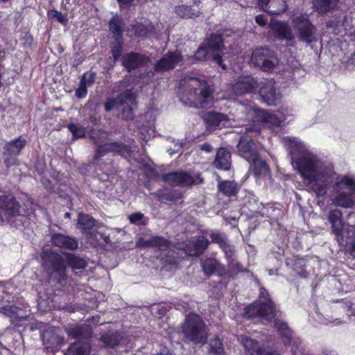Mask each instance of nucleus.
<instances>
[{"instance_id":"f257e3e1","label":"nucleus","mask_w":355,"mask_h":355,"mask_svg":"<svg viewBox=\"0 0 355 355\" xmlns=\"http://www.w3.org/2000/svg\"><path fill=\"white\" fill-rule=\"evenodd\" d=\"M291 164L307 180L317 196H324L327 193V184L334 175L331 166L319 164L312 157H292Z\"/></svg>"},{"instance_id":"f03ea898","label":"nucleus","mask_w":355,"mask_h":355,"mask_svg":"<svg viewBox=\"0 0 355 355\" xmlns=\"http://www.w3.org/2000/svg\"><path fill=\"white\" fill-rule=\"evenodd\" d=\"M179 94L183 104L197 108L207 107L213 100L212 90L207 81L191 76L181 79Z\"/></svg>"},{"instance_id":"7ed1b4c3","label":"nucleus","mask_w":355,"mask_h":355,"mask_svg":"<svg viewBox=\"0 0 355 355\" xmlns=\"http://www.w3.org/2000/svg\"><path fill=\"white\" fill-rule=\"evenodd\" d=\"M327 218L339 245L355 257V226L345 225L342 211L338 209L331 210Z\"/></svg>"},{"instance_id":"20e7f679","label":"nucleus","mask_w":355,"mask_h":355,"mask_svg":"<svg viewBox=\"0 0 355 355\" xmlns=\"http://www.w3.org/2000/svg\"><path fill=\"white\" fill-rule=\"evenodd\" d=\"M334 194L331 197L333 205L343 208H353L355 200V175L348 173L338 175L333 187Z\"/></svg>"},{"instance_id":"39448f33","label":"nucleus","mask_w":355,"mask_h":355,"mask_svg":"<svg viewBox=\"0 0 355 355\" xmlns=\"http://www.w3.org/2000/svg\"><path fill=\"white\" fill-rule=\"evenodd\" d=\"M291 24L296 30L297 37L300 42L309 45L318 40L316 28L307 15L302 13L293 15Z\"/></svg>"},{"instance_id":"423d86ee","label":"nucleus","mask_w":355,"mask_h":355,"mask_svg":"<svg viewBox=\"0 0 355 355\" xmlns=\"http://www.w3.org/2000/svg\"><path fill=\"white\" fill-rule=\"evenodd\" d=\"M182 331L184 336L195 344H204L207 338L205 324L202 318L196 313L187 315Z\"/></svg>"},{"instance_id":"0eeeda50","label":"nucleus","mask_w":355,"mask_h":355,"mask_svg":"<svg viewBox=\"0 0 355 355\" xmlns=\"http://www.w3.org/2000/svg\"><path fill=\"white\" fill-rule=\"evenodd\" d=\"M136 107V96L131 89L120 94L116 99L109 98L105 103L106 111L116 108L121 111V116L125 119H133V110Z\"/></svg>"},{"instance_id":"6e6552de","label":"nucleus","mask_w":355,"mask_h":355,"mask_svg":"<svg viewBox=\"0 0 355 355\" xmlns=\"http://www.w3.org/2000/svg\"><path fill=\"white\" fill-rule=\"evenodd\" d=\"M251 62L264 71H272L279 63L275 53L271 49L263 47L254 50Z\"/></svg>"},{"instance_id":"1a4fd4ad","label":"nucleus","mask_w":355,"mask_h":355,"mask_svg":"<svg viewBox=\"0 0 355 355\" xmlns=\"http://www.w3.org/2000/svg\"><path fill=\"white\" fill-rule=\"evenodd\" d=\"M78 227L81 230L83 234H86L91 242L98 241L100 239H103L105 243L110 242L109 236L92 230L94 227L97 229L99 226L96 223L95 220L87 214H79Z\"/></svg>"},{"instance_id":"9d476101","label":"nucleus","mask_w":355,"mask_h":355,"mask_svg":"<svg viewBox=\"0 0 355 355\" xmlns=\"http://www.w3.org/2000/svg\"><path fill=\"white\" fill-rule=\"evenodd\" d=\"M92 137L95 139V142L98 146V153H116L120 155H130L133 151L131 148L119 143H106L102 144L101 138L107 139V133L106 132L98 130L96 132H93Z\"/></svg>"},{"instance_id":"9b49d317","label":"nucleus","mask_w":355,"mask_h":355,"mask_svg":"<svg viewBox=\"0 0 355 355\" xmlns=\"http://www.w3.org/2000/svg\"><path fill=\"white\" fill-rule=\"evenodd\" d=\"M273 35L279 40H284L291 46L296 44V37L288 22L278 20H271L269 24Z\"/></svg>"},{"instance_id":"f8f14e48","label":"nucleus","mask_w":355,"mask_h":355,"mask_svg":"<svg viewBox=\"0 0 355 355\" xmlns=\"http://www.w3.org/2000/svg\"><path fill=\"white\" fill-rule=\"evenodd\" d=\"M241 111L245 112L246 118L248 121L253 122H267L274 125H280L282 121L276 116L268 113V112L257 108L252 105L242 106Z\"/></svg>"},{"instance_id":"ddd939ff","label":"nucleus","mask_w":355,"mask_h":355,"mask_svg":"<svg viewBox=\"0 0 355 355\" xmlns=\"http://www.w3.org/2000/svg\"><path fill=\"white\" fill-rule=\"evenodd\" d=\"M259 94L263 103L268 105H275L281 98V94L277 89L272 79L265 80L258 84Z\"/></svg>"},{"instance_id":"4468645a","label":"nucleus","mask_w":355,"mask_h":355,"mask_svg":"<svg viewBox=\"0 0 355 355\" xmlns=\"http://www.w3.org/2000/svg\"><path fill=\"white\" fill-rule=\"evenodd\" d=\"M20 205L11 196H0V225L8 221L12 216L19 214Z\"/></svg>"},{"instance_id":"2eb2a0df","label":"nucleus","mask_w":355,"mask_h":355,"mask_svg":"<svg viewBox=\"0 0 355 355\" xmlns=\"http://www.w3.org/2000/svg\"><path fill=\"white\" fill-rule=\"evenodd\" d=\"M258 87L257 81L250 76H239L231 83V90L235 96L251 94Z\"/></svg>"},{"instance_id":"dca6fc26","label":"nucleus","mask_w":355,"mask_h":355,"mask_svg":"<svg viewBox=\"0 0 355 355\" xmlns=\"http://www.w3.org/2000/svg\"><path fill=\"white\" fill-rule=\"evenodd\" d=\"M275 325L284 338L285 345H291L293 355H302L304 349L300 347L301 341L299 338H293L292 331L287 324L282 320H275Z\"/></svg>"},{"instance_id":"f3484780","label":"nucleus","mask_w":355,"mask_h":355,"mask_svg":"<svg viewBox=\"0 0 355 355\" xmlns=\"http://www.w3.org/2000/svg\"><path fill=\"white\" fill-rule=\"evenodd\" d=\"M41 258L44 268L51 269L52 272H58L60 276L64 275L65 266L60 254L47 250L42 252Z\"/></svg>"},{"instance_id":"a211bd4d","label":"nucleus","mask_w":355,"mask_h":355,"mask_svg":"<svg viewBox=\"0 0 355 355\" xmlns=\"http://www.w3.org/2000/svg\"><path fill=\"white\" fill-rule=\"evenodd\" d=\"M275 309L271 304H267L266 307L256 302L245 309V315L248 318H260L267 322L270 321L275 316Z\"/></svg>"},{"instance_id":"6ab92c4d","label":"nucleus","mask_w":355,"mask_h":355,"mask_svg":"<svg viewBox=\"0 0 355 355\" xmlns=\"http://www.w3.org/2000/svg\"><path fill=\"white\" fill-rule=\"evenodd\" d=\"M281 143L289 153L295 155H311V152L306 144L297 137H281Z\"/></svg>"},{"instance_id":"aec40b11","label":"nucleus","mask_w":355,"mask_h":355,"mask_svg":"<svg viewBox=\"0 0 355 355\" xmlns=\"http://www.w3.org/2000/svg\"><path fill=\"white\" fill-rule=\"evenodd\" d=\"M238 340L243 347L247 355H279L261 347L257 340L246 335L239 336Z\"/></svg>"},{"instance_id":"412c9836","label":"nucleus","mask_w":355,"mask_h":355,"mask_svg":"<svg viewBox=\"0 0 355 355\" xmlns=\"http://www.w3.org/2000/svg\"><path fill=\"white\" fill-rule=\"evenodd\" d=\"M207 127L210 130H215L228 127L232 125L229 117L223 113L209 112L204 116Z\"/></svg>"},{"instance_id":"4be33fe9","label":"nucleus","mask_w":355,"mask_h":355,"mask_svg":"<svg viewBox=\"0 0 355 355\" xmlns=\"http://www.w3.org/2000/svg\"><path fill=\"white\" fill-rule=\"evenodd\" d=\"M182 59L180 51L168 52L155 64L157 71H165L173 69Z\"/></svg>"},{"instance_id":"5701e85b","label":"nucleus","mask_w":355,"mask_h":355,"mask_svg":"<svg viewBox=\"0 0 355 355\" xmlns=\"http://www.w3.org/2000/svg\"><path fill=\"white\" fill-rule=\"evenodd\" d=\"M58 329L49 327L41 335L44 345L47 349L57 350L63 341V338L57 333Z\"/></svg>"},{"instance_id":"b1692460","label":"nucleus","mask_w":355,"mask_h":355,"mask_svg":"<svg viewBox=\"0 0 355 355\" xmlns=\"http://www.w3.org/2000/svg\"><path fill=\"white\" fill-rule=\"evenodd\" d=\"M157 114V110L150 108L144 114V118L147 119L148 125H142L139 128L140 137L144 141H148L155 134L154 122Z\"/></svg>"},{"instance_id":"393cba45","label":"nucleus","mask_w":355,"mask_h":355,"mask_svg":"<svg viewBox=\"0 0 355 355\" xmlns=\"http://www.w3.org/2000/svg\"><path fill=\"white\" fill-rule=\"evenodd\" d=\"M162 180L172 186H187L194 183L193 178L189 174L182 171L164 174Z\"/></svg>"},{"instance_id":"a878e982","label":"nucleus","mask_w":355,"mask_h":355,"mask_svg":"<svg viewBox=\"0 0 355 355\" xmlns=\"http://www.w3.org/2000/svg\"><path fill=\"white\" fill-rule=\"evenodd\" d=\"M209 242L203 236L192 238L187 245L186 252L189 256H199L207 248Z\"/></svg>"},{"instance_id":"bb28decb","label":"nucleus","mask_w":355,"mask_h":355,"mask_svg":"<svg viewBox=\"0 0 355 355\" xmlns=\"http://www.w3.org/2000/svg\"><path fill=\"white\" fill-rule=\"evenodd\" d=\"M150 62L148 57L139 53H130L122 58V64L128 71L139 67L141 64Z\"/></svg>"},{"instance_id":"cd10ccee","label":"nucleus","mask_w":355,"mask_h":355,"mask_svg":"<svg viewBox=\"0 0 355 355\" xmlns=\"http://www.w3.org/2000/svg\"><path fill=\"white\" fill-rule=\"evenodd\" d=\"M258 1L261 8L270 15H279L287 8L285 0H258Z\"/></svg>"},{"instance_id":"c85d7f7f","label":"nucleus","mask_w":355,"mask_h":355,"mask_svg":"<svg viewBox=\"0 0 355 355\" xmlns=\"http://www.w3.org/2000/svg\"><path fill=\"white\" fill-rule=\"evenodd\" d=\"M51 241L54 245L68 250H75L78 247V241L75 238L61 234L52 235Z\"/></svg>"},{"instance_id":"c756f323","label":"nucleus","mask_w":355,"mask_h":355,"mask_svg":"<svg viewBox=\"0 0 355 355\" xmlns=\"http://www.w3.org/2000/svg\"><path fill=\"white\" fill-rule=\"evenodd\" d=\"M202 268L207 275L218 274L221 275L224 271V267L214 258H208L202 262Z\"/></svg>"},{"instance_id":"7c9ffc66","label":"nucleus","mask_w":355,"mask_h":355,"mask_svg":"<svg viewBox=\"0 0 355 355\" xmlns=\"http://www.w3.org/2000/svg\"><path fill=\"white\" fill-rule=\"evenodd\" d=\"M90 345L83 341L75 342L70 345L65 352V355H89Z\"/></svg>"},{"instance_id":"2f4dec72","label":"nucleus","mask_w":355,"mask_h":355,"mask_svg":"<svg viewBox=\"0 0 355 355\" xmlns=\"http://www.w3.org/2000/svg\"><path fill=\"white\" fill-rule=\"evenodd\" d=\"M207 355H225L223 343L218 336L208 341Z\"/></svg>"},{"instance_id":"473e14b6","label":"nucleus","mask_w":355,"mask_h":355,"mask_svg":"<svg viewBox=\"0 0 355 355\" xmlns=\"http://www.w3.org/2000/svg\"><path fill=\"white\" fill-rule=\"evenodd\" d=\"M26 144V139L19 137L17 139L6 144L5 154L6 155H17L20 153Z\"/></svg>"},{"instance_id":"72a5a7b5","label":"nucleus","mask_w":355,"mask_h":355,"mask_svg":"<svg viewBox=\"0 0 355 355\" xmlns=\"http://www.w3.org/2000/svg\"><path fill=\"white\" fill-rule=\"evenodd\" d=\"M237 148L240 153H250V155H257V153L255 151V144L246 136L240 139L237 144Z\"/></svg>"},{"instance_id":"f704fd0d","label":"nucleus","mask_w":355,"mask_h":355,"mask_svg":"<svg viewBox=\"0 0 355 355\" xmlns=\"http://www.w3.org/2000/svg\"><path fill=\"white\" fill-rule=\"evenodd\" d=\"M219 190L227 196L236 195L237 189L236 184L233 181H220V177H217Z\"/></svg>"},{"instance_id":"c9c22d12","label":"nucleus","mask_w":355,"mask_h":355,"mask_svg":"<svg viewBox=\"0 0 355 355\" xmlns=\"http://www.w3.org/2000/svg\"><path fill=\"white\" fill-rule=\"evenodd\" d=\"M225 257L228 263V267L230 270L234 273L242 272L245 271L243 267L237 261L234 255V251L233 248H230L229 253H225Z\"/></svg>"},{"instance_id":"e433bc0d","label":"nucleus","mask_w":355,"mask_h":355,"mask_svg":"<svg viewBox=\"0 0 355 355\" xmlns=\"http://www.w3.org/2000/svg\"><path fill=\"white\" fill-rule=\"evenodd\" d=\"M68 335L72 338H87L91 336V330L89 326L76 325L67 330Z\"/></svg>"},{"instance_id":"4c0bfd02","label":"nucleus","mask_w":355,"mask_h":355,"mask_svg":"<svg viewBox=\"0 0 355 355\" xmlns=\"http://www.w3.org/2000/svg\"><path fill=\"white\" fill-rule=\"evenodd\" d=\"M339 0H316L315 8L319 13H325L337 6Z\"/></svg>"},{"instance_id":"58836bf2","label":"nucleus","mask_w":355,"mask_h":355,"mask_svg":"<svg viewBox=\"0 0 355 355\" xmlns=\"http://www.w3.org/2000/svg\"><path fill=\"white\" fill-rule=\"evenodd\" d=\"M210 237L212 242L219 244L224 253H229L230 252V248L232 247L227 243L223 234L213 231L210 234Z\"/></svg>"},{"instance_id":"ea45409f","label":"nucleus","mask_w":355,"mask_h":355,"mask_svg":"<svg viewBox=\"0 0 355 355\" xmlns=\"http://www.w3.org/2000/svg\"><path fill=\"white\" fill-rule=\"evenodd\" d=\"M121 17L115 15L112 17L111 19L110 24H109V28L110 31L115 35L116 38H121L122 35V30L121 27Z\"/></svg>"},{"instance_id":"a19ab883","label":"nucleus","mask_w":355,"mask_h":355,"mask_svg":"<svg viewBox=\"0 0 355 355\" xmlns=\"http://www.w3.org/2000/svg\"><path fill=\"white\" fill-rule=\"evenodd\" d=\"M68 265L73 269H83L86 266L85 261L72 254L66 256Z\"/></svg>"},{"instance_id":"79ce46f5","label":"nucleus","mask_w":355,"mask_h":355,"mask_svg":"<svg viewBox=\"0 0 355 355\" xmlns=\"http://www.w3.org/2000/svg\"><path fill=\"white\" fill-rule=\"evenodd\" d=\"M67 128L71 132L73 139H81L85 136V128L79 123H69Z\"/></svg>"},{"instance_id":"37998d69","label":"nucleus","mask_w":355,"mask_h":355,"mask_svg":"<svg viewBox=\"0 0 355 355\" xmlns=\"http://www.w3.org/2000/svg\"><path fill=\"white\" fill-rule=\"evenodd\" d=\"M176 13L182 17H196L199 15V11L193 10L189 6H180L175 8Z\"/></svg>"},{"instance_id":"c03bdc74","label":"nucleus","mask_w":355,"mask_h":355,"mask_svg":"<svg viewBox=\"0 0 355 355\" xmlns=\"http://www.w3.org/2000/svg\"><path fill=\"white\" fill-rule=\"evenodd\" d=\"M6 314L12 319H18L19 320H26V315L22 314V311L15 306H8L4 309Z\"/></svg>"},{"instance_id":"a18cd8bd","label":"nucleus","mask_w":355,"mask_h":355,"mask_svg":"<svg viewBox=\"0 0 355 355\" xmlns=\"http://www.w3.org/2000/svg\"><path fill=\"white\" fill-rule=\"evenodd\" d=\"M224 42L223 39L220 35H211L207 40V47L212 51L220 49Z\"/></svg>"},{"instance_id":"49530a36","label":"nucleus","mask_w":355,"mask_h":355,"mask_svg":"<svg viewBox=\"0 0 355 355\" xmlns=\"http://www.w3.org/2000/svg\"><path fill=\"white\" fill-rule=\"evenodd\" d=\"M119 337L118 333H111L102 336L101 340L107 347H113L119 344Z\"/></svg>"},{"instance_id":"de8ad7c7","label":"nucleus","mask_w":355,"mask_h":355,"mask_svg":"<svg viewBox=\"0 0 355 355\" xmlns=\"http://www.w3.org/2000/svg\"><path fill=\"white\" fill-rule=\"evenodd\" d=\"M151 247L159 250H166L169 247V242L163 237L154 236L151 238Z\"/></svg>"},{"instance_id":"09e8293b","label":"nucleus","mask_w":355,"mask_h":355,"mask_svg":"<svg viewBox=\"0 0 355 355\" xmlns=\"http://www.w3.org/2000/svg\"><path fill=\"white\" fill-rule=\"evenodd\" d=\"M231 157H216L214 166L221 170H229L231 166Z\"/></svg>"},{"instance_id":"8fccbe9b","label":"nucleus","mask_w":355,"mask_h":355,"mask_svg":"<svg viewBox=\"0 0 355 355\" xmlns=\"http://www.w3.org/2000/svg\"><path fill=\"white\" fill-rule=\"evenodd\" d=\"M305 261L303 259H296L293 263V270L300 277H305L306 276Z\"/></svg>"},{"instance_id":"3c124183","label":"nucleus","mask_w":355,"mask_h":355,"mask_svg":"<svg viewBox=\"0 0 355 355\" xmlns=\"http://www.w3.org/2000/svg\"><path fill=\"white\" fill-rule=\"evenodd\" d=\"M122 49V38H116V44L112 47V54L114 61L121 56Z\"/></svg>"},{"instance_id":"603ef678","label":"nucleus","mask_w":355,"mask_h":355,"mask_svg":"<svg viewBox=\"0 0 355 355\" xmlns=\"http://www.w3.org/2000/svg\"><path fill=\"white\" fill-rule=\"evenodd\" d=\"M96 75L95 72L87 71L83 75L80 81L89 87L94 83Z\"/></svg>"},{"instance_id":"864d4df0","label":"nucleus","mask_w":355,"mask_h":355,"mask_svg":"<svg viewBox=\"0 0 355 355\" xmlns=\"http://www.w3.org/2000/svg\"><path fill=\"white\" fill-rule=\"evenodd\" d=\"M259 298L260 300L259 302H261V304L266 307L267 304H269L274 308L273 303L269 298L267 291L263 288H260Z\"/></svg>"},{"instance_id":"5fc2aeb1","label":"nucleus","mask_w":355,"mask_h":355,"mask_svg":"<svg viewBox=\"0 0 355 355\" xmlns=\"http://www.w3.org/2000/svg\"><path fill=\"white\" fill-rule=\"evenodd\" d=\"M209 48L207 46L200 47L194 55V59L196 60H204L207 58L208 55Z\"/></svg>"},{"instance_id":"6e6d98bb","label":"nucleus","mask_w":355,"mask_h":355,"mask_svg":"<svg viewBox=\"0 0 355 355\" xmlns=\"http://www.w3.org/2000/svg\"><path fill=\"white\" fill-rule=\"evenodd\" d=\"M130 222L132 224L146 225L144 220V214L141 213H135L128 217Z\"/></svg>"},{"instance_id":"4d7b16f0","label":"nucleus","mask_w":355,"mask_h":355,"mask_svg":"<svg viewBox=\"0 0 355 355\" xmlns=\"http://www.w3.org/2000/svg\"><path fill=\"white\" fill-rule=\"evenodd\" d=\"M48 15L52 18L56 19V20L61 24H64L67 21L66 16L63 15L60 12L55 10L49 11L48 12Z\"/></svg>"},{"instance_id":"13d9d810","label":"nucleus","mask_w":355,"mask_h":355,"mask_svg":"<svg viewBox=\"0 0 355 355\" xmlns=\"http://www.w3.org/2000/svg\"><path fill=\"white\" fill-rule=\"evenodd\" d=\"M135 33L139 37L150 36V31H148L143 24H138L136 26Z\"/></svg>"},{"instance_id":"bf43d9fd","label":"nucleus","mask_w":355,"mask_h":355,"mask_svg":"<svg viewBox=\"0 0 355 355\" xmlns=\"http://www.w3.org/2000/svg\"><path fill=\"white\" fill-rule=\"evenodd\" d=\"M87 87L85 83L80 81V85L76 90V96L80 98L85 97L87 93Z\"/></svg>"},{"instance_id":"052dcab7","label":"nucleus","mask_w":355,"mask_h":355,"mask_svg":"<svg viewBox=\"0 0 355 355\" xmlns=\"http://www.w3.org/2000/svg\"><path fill=\"white\" fill-rule=\"evenodd\" d=\"M173 147L168 146L167 148V152L168 153V154L173 155L175 153H180V150L182 148V143L179 142V141H177V142L173 141Z\"/></svg>"},{"instance_id":"680f3d73","label":"nucleus","mask_w":355,"mask_h":355,"mask_svg":"<svg viewBox=\"0 0 355 355\" xmlns=\"http://www.w3.org/2000/svg\"><path fill=\"white\" fill-rule=\"evenodd\" d=\"M151 311L153 314H157L158 316L165 314L166 310L161 304H155L151 307Z\"/></svg>"},{"instance_id":"e2e57ef3","label":"nucleus","mask_w":355,"mask_h":355,"mask_svg":"<svg viewBox=\"0 0 355 355\" xmlns=\"http://www.w3.org/2000/svg\"><path fill=\"white\" fill-rule=\"evenodd\" d=\"M142 169L144 171V173L148 176L150 178H155V169L150 166L149 164H146L142 166Z\"/></svg>"},{"instance_id":"0e129e2a","label":"nucleus","mask_w":355,"mask_h":355,"mask_svg":"<svg viewBox=\"0 0 355 355\" xmlns=\"http://www.w3.org/2000/svg\"><path fill=\"white\" fill-rule=\"evenodd\" d=\"M136 245L138 248L151 247V239L146 240L144 238L140 237L137 241Z\"/></svg>"},{"instance_id":"69168bd1","label":"nucleus","mask_w":355,"mask_h":355,"mask_svg":"<svg viewBox=\"0 0 355 355\" xmlns=\"http://www.w3.org/2000/svg\"><path fill=\"white\" fill-rule=\"evenodd\" d=\"M199 148L201 150L202 153H212L213 148L209 144L205 143V144H201L199 146Z\"/></svg>"},{"instance_id":"338daca9","label":"nucleus","mask_w":355,"mask_h":355,"mask_svg":"<svg viewBox=\"0 0 355 355\" xmlns=\"http://www.w3.org/2000/svg\"><path fill=\"white\" fill-rule=\"evenodd\" d=\"M213 61L218 64L223 69H226V66L225 64H224L223 63V60H222V58L220 55H215L214 57H213Z\"/></svg>"},{"instance_id":"774afa93","label":"nucleus","mask_w":355,"mask_h":355,"mask_svg":"<svg viewBox=\"0 0 355 355\" xmlns=\"http://www.w3.org/2000/svg\"><path fill=\"white\" fill-rule=\"evenodd\" d=\"M255 21L260 26H265L266 24V19L262 15H259L255 17Z\"/></svg>"}]
</instances>
